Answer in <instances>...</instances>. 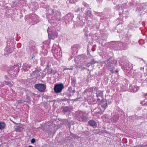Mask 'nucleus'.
Here are the masks:
<instances>
[{
    "mask_svg": "<svg viewBox=\"0 0 147 147\" xmlns=\"http://www.w3.org/2000/svg\"><path fill=\"white\" fill-rule=\"evenodd\" d=\"M47 32L49 38L54 39L57 37L58 34L55 30V28H49L47 30Z\"/></svg>",
    "mask_w": 147,
    "mask_h": 147,
    "instance_id": "nucleus-1",
    "label": "nucleus"
},
{
    "mask_svg": "<svg viewBox=\"0 0 147 147\" xmlns=\"http://www.w3.org/2000/svg\"><path fill=\"white\" fill-rule=\"evenodd\" d=\"M114 61H112L110 62L109 61V62H108L107 64L108 68L111 71L112 73H114L115 72H117V71L114 69Z\"/></svg>",
    "mask_w": 147,
    "mask_h": 147,
    "instance_id": "nucleus-2",
    "label": "nucleus"
},
{
    "mask_svg": "<svg viewBox=\"0 0 147 147\" xmlns=\"http://www.w3.org/2000/svg\"><path fill=\"white\" fill-rule=\"evenodd\" d=\"M64 88V86L62 84H60L55 85L54 88L55 92L56 93L61 92Z\"/></svg>",
    "mask_w": 147,
    "mask_h": 147,
    "instance_id": "nucleus-3",
    "label": "nucleus"
},
{
    "mask_svg": "<svg viewBox=\"0 0 147 147\" xmlns=\"http://www.w3.org/2000/svg\"><path fill=\"white\" fill-rule=\"evenodd\" d=\"M34 87L39 91L41 92H44L46 89V86L43 84H36Z\"/></svg>",
    "mask_w": 147,
    "mask_h": 147,
    "instance_id": "nucleus-4",
    "label": "nucleus"
},
{
    "mask_svg": "<svg viewBox=\"0 0 147 147\" xmlns=\"http://www.w3.org/2000/svg\"><path fill=\"white\" fill-rule=\"evenodd\" d=\"M80 115L81 117L79 119V121L85 122L88 120V117L85 113L81 112L80 113Z\"/></svg>",
    "mask_w": 147,
    "mask_h": 147,
    "instance_id": "nucleus-5",
    "label": "nucleus"
},
{
    "mask_svg": "<svg viewBox=\"0 0 147 147\" xmlns=\"http://www.w3.org/2000/svg\"><path fill=\"white\" fill-rule=\"evenodd\" d=\"M13 48H10L8 47H7L5 49L4 55L6 56L11 53L13 51Z\"/></svg>",
    "mask_w": 147,
    "mask_h": 147,
    "instance_id": "nucleus-6",
    "label": "nucleus"
},
{
    "mask_svg": "<svg viewBox=\"0 0 147 147\" xmlns=\"http://www.w3.org/2000/svg\"><path fill=\"white\" fill-rule=\"evenodd\" d=\"M96 62V61H95L94 59H93L92 61H90L89 62H88L87 61H85L84 62V64L86 65L88 67L90 66L91 65L95 63Z\"/></svg>",
    "mask_w": 147,
    "mask_h": 147,
    "instance_id": "nucleus-7",
    "label": "nucleus"
},
{
    "mask_svg": "<svg viewBox=\"0 0 147 147\" xmlns=\"http://www.w3.org/2000/svg\"><path fill=\"white\" fill-rule=\"evenodd\" d=\"M88 123L90 126L93 127H96L97 126V123L92 120L89 121L88 122Z\"/></svg>",
    "mask_w": 147,
    "mask_h": 147,
    "instance_id": "nucleus-8",
    "label": "nucleus"
},
{
    "mask_svg": "<svg viewBox=\"0 0 147 147\" xmlns=\"http://www.w3.org/2000/svg\"><path fill=\"white\" fill-rule=\"evenodd\" d=\"M23 69L25 71H26L28 70L30 68V65L27 63L24 64L22 66Z\"/></svg>",
    "mask_w": 147,
    "mask_h": 147,
    "instance_id": "nucleus-9",
    "label": "nucleus"
},
{
    "mask_svg": "<svg viewBox=\"0 0 147 147\" xmlns=\"http://www.w3.org/2000/svg\"><path fill=\"white\" fill-rule=\"evenodd\" d=\"M47 72L48 74H52L53 75H55L56 73L55 70L50 68H48V69Z\"/></svg>",
    "mask_w": 147,
    "mask_h": 147,
    "instance_id": "nucleus-10",
    "label": "nucleus"
},
{
    "mask_svg": "<svg viewBox=\"0 0 147 147\" xmlns=\"http://www.w3.org/2000/svg\"><path fill=\"white\" fill-rule=\"evenodd\" d=\"M96 94L97 97H99L102 98L103 96V92L100 91L97 92Z\"/></svg>",
    "mask_w": 147,
    "mask_h": 147,
    "instance_id": "nucleus-11",
    "label": "nucleus"
},
{
    "mask_svg": "<svg viewBox=\"0 0 147 147\" xmlns=\"http://www.w3.org/2000/svg\"><path fill=\"white\" fill-rule=\"evenodd\" d=\"M5 127V124L4 122H0V129H4Z\"/></svg>",
    "mask_w": 147,
    "mask_h": 147,
    "instance_id": "nucleus-12",
    "label": "nucleus"
},
{
    "mask_svg": "<svg viewBox=\"0 0 147 147\" xmlns=\"http://www.w3.org/2000/svg\"><path fill=\"white\" fill-rule=\"evenodd\" d=\"M62 109L64 112H68L70 111L69 109L67 107H63Z\"/></svg>",
    "mask_w": 147,
    "mask_h": 147,
    "instance_id": "nucleus-13",
    "label": "nucleus"
},
{
    "mask_svg": "<svg viewBox=\"0 0 147 147\" xmlns=\"http://www.w3.org/2000/svg\"><path fill=\"white\" fill-rule=\"evenodd\" d=\"M113 122H116L119 119V117L117 115H116L113 117Z\"/></svg>",
    "mask_w": 147,
    "mask_h": 147,
    "instance_id": "nucleus-14",
    "label": "nucleus"
},
{
    "mask_svg": "<svg viewBox=\"0 0 147 147\" xmlns=\"http://www.w3.org/2000/svg\"><path fill=\"white\" fill-rule=\"evenodd\" d=\"M33 74L35 75L36 76H38L39 75V72L38 71H34L33 72Z\"/></svg>",
    "mask_w": 147,
    "mask_h": 147,
    "instance_id": "nucleus-15",
    "label": "nucleus"
},
{
    "mask_svg": "<svg viewBox=\"0 0 147 147\" xmlns=\"http://www.w3.org/2000/svg\"><path fill=\"white\" fill-rule=\"evenodd\" d=\"M102 107L104 109V110L106 108L107 105L106 102L104 104L102 103Z\"/></svg>",
    "mask_w": 147,
    "mask_h": 147,
    "instance_id": "nucleus-16",
    "label": "nucleus"
},
{
    "mask_svg": "<svg viewBox=\"0 0 147 147\" xmlns=\"http://www.w3.org/2000/svg\"><path fill=\"white\" fill-rule=\"evenodd\" d=\"M139 89V87L138 86H136L135 87H134L133 88V90L134 92H137Z\"/></svg>",
    "mask_w": 147,
    "mask_h": 147,
    "instance_id": "nucleus-17",
    "label": "nucleus"
},
{
    "mask_svg": "<svg viewBox=\"0 0 147 147\" xmlns=\"http://www.w3.org/2000/svg\"><path fill=\"white\" fill-rule=\"evenodd\" d=\"M73 69L72 67H70L69 68H64L63 71H65L66 70H72Z\"/></svg>",
    "mask_w": 147,
    "mask_h": 147,
    "instance_id": "nucleus-18",
    "label": "nucleus"
},
{
    "mask_svg": "<svg viewBox=\"0 0 147 147\" xmlns=\"http://www.w3.org/2000/svg\"><path fill=\"white\" fill-rule=\"evenodd\" d=\"M4 82L5 83V84L7 85H9L10 86H11V83L9 82H6V81H5Z\"/></svg>",
    "mask_w": 147,
    "mask_h": 147,
    "instance_id": "nucleus-19",
    "label": "nucleus"
},
{
    "mask_svg": "<svg viewBox=\"0 0 147 147\" xmlns=\"http://www.w3.org/2000/svg\"><path fill=\"white\" fill-rule=\"evenodd\" d=\"M146 147V145H145V146H144L143 145H139L138 146H136V147Z\"/></svg>",
    "mask_w": 147,
    "mask_h": 147,
    "instance_id": "nucleus-20",
    "label": "nucleus"
},
{
    "mask_svg": "<svg viewBox=\"0 0 147 147\" xmlns=\"http://www.w3.org/2000/svg\"><path fill=\"white\" fill-rule=\"evenodd\" d=\"M35 142V140L34 138L32 139L31 140V142L32 143H34Z\"/></svg>",
    "mask_w": 147,
    "mask_h": 147,
    "instance_id": "nucleus-21",
    "label": "nucleus"
},
{
    "mask_svg": "<svg viewBox=\"0 0 147 147\" xmlns=\"http://www.w3.org/2000/svg\"><path fill=\"white\" fill-rule=\"evenodd\" d=\"M87 13H88V15H89V16H90L91 15V12L90 11H87Z\"/></svg>",
    "mask_w": 147,
    "mask_h": 147,
    "instance_id": "nucleus-22",
    "label": "nucleus"
},
{
    "mask_svg": "<svg viewBox=\"0 0 147 147\" xmlns=\"http://www.w3.org/2000/svg\"><path fill=\"white\" fill-rule=\"evenodd\" d=\"M22 101L21 100H19L18 101V104H20L22 102Z\"/></svg>",
    "mask_w": 147,
    "mask_h": 147,
    "instance_id": "nucleus-23",
    "label": "nucleus"
},
{
    "mask_svg": "<svg viewBox=\"0 0 147 147\" xmlns=\"http://www.w3.org/2000/svg\"><path fill=\"white\" fill-rule=\"evenodd\" d=\"M144 69V67H141L140 68V69L141 70H142Z\"/></svg>",
    "mask_w": 147,
    "mask_h": 147,
    "instance_id": "nucleus-24",
    "label": "nucleus"
},
{
    "mask_svg": "<svg viewBox=\"0 0 147 147\" xmlns=\"http://www.w3.org/2000/svg\"><path fill=\"white\" fill-rule=\"evenodd\" d=\"M28 147H32V146H29Z\"/></svg>",
    "mask_w": 147,
    "mask_h": 147,
    "instance_id": "nucleus-25",
    "label": "nucleus"
},
{
    "mask_svg": "<svg viewBox=\"0 0 147 147\" xmlns=\"http://www.w3.org/2000/svg\"><path fill=\"white\" fill-rule=\"evenodd\" d=\"M52 13H53L54 12V10H52Z\"/></svg>",
    "mask_w": 147,
    "mask_h": 147,
    "instance_id": "nucleus-26",
    "label": "nucleus"
},
{
    "mask_svg": "<svg viewBox=\"0 0 147 147\" xmlns=\"http://www.w3.org/2000/svg\"><path fill=\"white\" fill-rule=\"evenodd\" d=\"M141 104H142V105H144V104L142 103V102L141 103Z\"/></svg>",
    "mask_w": 147,
    "mask_h": 147,
    "instance_id": "nucleus-27",
    "label": "nucleus"
},
{
    "mask_svg": "<svg viewBox=\"0 0 147 147\" xmlns=\"http://www.w3.org/2000/svg\"><path fill=\"white\" fill-rule=\"evenodd\" d=\"M128 68V67H126V69H127Z\"/></svg>",
    "mask_w": 147,
    "mask_h": 147,
    "instance_id": "nucleus-28",
    "label": "nucleus"
},
{
    "mask_svg": "<svg viewBox=\"0 0 147 147\" xmlns=\"http://www.w3.org/2000/svg\"><path fill=\"white\" fill-rule=\"evenodd\" d=\"M97 100H99V98H98Z\"/></svg>",
    "mask_w": 147,
    "mask_h": 147,
    "instance_id": "nucleus-29",
    "label": "nucleus"
},
{
    "mask_svg": "<svg viewBox=\"0 0 147 147\" xmlns=\"http://www.w3.org/2000/svg\"><path fill=\"white\" fill-rule=\"evenodd\" d=\"M78 11H79V9H78Z\"/></svg>",
    "mask_w": 147,
    "mask_h": 147,
    "instance_id": "nucleus-30",
    "label": "nucleus"
},
{
    "mask_svg": "<svg viewBox=\"0 0 147 147\" xmlns=\"http://www.w3.org/2000/svg\"><path fill=\"white\" fill-rule=\"evenodd\" d=\"M121 43H119V44H121Z\"/></svg>",
    "mask_w": 147,
    "mask_h": 147,
    "instance_id": "nucleus-31",
    "label": "nucleus"
},
{
    "mask_svg": "<svg viewBox=\"0 0 147 147\" xmlns=\"http://www.w3.org/2000/svg\"><path fill=\"white\" fill-rule=\"evenodd\" d=\"M56 50H55V52H56Z\"/></svg>",
    "mask_w": 147,
    "mask_h": 147,
    "instance_id": "nucleus-32",
    "label": "nucleus"
},
{
    "mask_svg": "<svg viewBox=\"0 0 147 147\" xmlns=\"http://www.w3.org/2000/svg\"><path fill=\"white\" fill-rule=\"evenodd\" d=\"M48 65H47V67H48Z\"/></svg>",
    "mask_w": 147,
    "mask_h": 147,
    "instance_id": "nucleus-33",
    "label": "nucleus"
},
{
    "mask_svg": "<svg viewBox=\"0 0 147 147\" xmlns=\"http://www.w3.org/2000/svg\"><path fill=\"white\" fill-rule=\"evenodd\" d=\"M146 146H147V145H146Z\"/></svg>",
    "mask_w": 147,
    "mask_h": 147,
    "instance_id": "nucleus-34",
    "label": "nucleus"
}]
</instances>
